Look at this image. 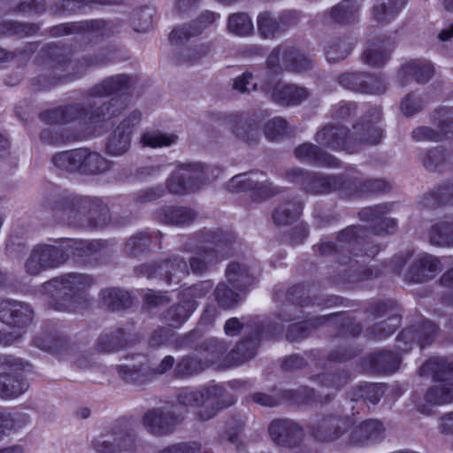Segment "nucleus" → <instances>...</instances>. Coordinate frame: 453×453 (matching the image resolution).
Wrapping results in <instances>:
<instances>
[{"mask_svg": "<svg viewBox=\"0 0 453 453\" xmlns=\"http://www.w3.org/2000/svg\"><path fill=\"white\" fill-rule=\"evenodd\" d=\"M99 160L101 158L96 154L87 153L83 150L61 152L56 155L53 159L56 166L68 171H74Z\"/></svg>", "mask_w": 453, "mask_h": 453, "instance_id": "nucleus-1", "label": "nucleus"}, {"mask_svg": "<svg viewBox=\"0 0 453 453\" xmlns=\"http://www.w3.org/2000/svg\"><path fill=\"white\" fill-rule=\"evenodd\" d=\"M217 18L218 17L215 13L208 12L203 14V16L196 21V28H192V31L190 27H178L170 34V40L173 42L177 43L184 39L188 38L191 35H195L198 34L202 28H204L208 25L212 24L217 19Z\"/></svg>", "mask_w": 453, "mask_h": 453, "instance_id": "nucleus-2", "label": "nucleus"}, {"mask_svg": "<svg viewBox=\"0 0 453 453\" xmlns=\"http://www.w3.org/2000/svg\"><path fill=\"white\" fill-rule=\"evenodd\" d=\"M176 140L177 136L173 134L148 132L141 137V143L150 148H162L173 144Z\"/></svg>", "mask_w": 453, "mask_h": 453, "instance_id": "nucleus-3", "label": "nucleus"}, {"mask_svg": "<svg viewBox=\"0 0 453 453\" xmlns=\"http://www.w3.org/2000/svg\"><path fill=\"white\" fill-rule=\"evenodd\" d=\"M186 177H190L188 174V171L184 169L177 170L168 180L167 186L169 190L175 194L195 190L197 188L196 185L191 182H183V179Z\"/></svg>", "mask_w": 453, "mask_h": 453, "instance_id": "nucleus-4", "label": "nucleus"}, {"mask_svg": "<svg viewBox=\"0 0 453 453\" xmlns=\"http://www.w3.org/2000/svg\"><path fill=\"white\" fill-rule=\"evenodd\" d=\"M228 28L236 35H249L253 29V23L246 14H234L229 18Z\"/></svg>", "mask_w": 453, "mask_h": 453, "instance_id": "nucleus-5", "label": "nucleus"}, {"mask_svg": "<svg viewBox=\"0 0 453 453\" xmlns=\"http://www.w3.org/2000/svg\"><path fill=\"white\" fill-rule=\"evenodd\" d=\"M306 96L303 89L294 86H283L279 92L275 91L273 96L276 100L286 102L287 104H294L301 100Z\"/></svg>", "mask_w": 453, "mask_h": 453, "instance_id": "nucleus-6", "label": "nucleus"}, {"mask_svg": "<svg viewBox=\"0 0 453 453\" xmlns=\"http://www.w3.org/2000/svg\"><path fill=\"white\" fill-rule=\"evenodd\" d=\"M431 241L437 245H449L453 242V226L434 228L430 233Z\"/></svg>", "mask_w": 453, "mask_h": 453, "instance_id": "nucleus-7", "label": "nucleus"}, {"mask_svg": "<svg viewBox=\"0 0 453 453\" xmlns=\"http://www.w3.org/2000/svg\"><path fill=\"white\" fill-rule=\"evenodd\" d=\"M130 144V134H119L111 140L108 150L112 155H121L127 150Z\"/></svg>", "mask_w": 453, "mask_h": 453, "instance_id": "nucleus-8", "label": "nucleus"}, {"mask_svg": "<svg viewBox=\"0 0 453 453\" xmlns=\"http://www.w3.org/2000/svg\"><path fill=\"white\" fill-rule=\"evenodd\" d=\"M258 28L265 37L274 35L276 24L268 13H262L257 19Z\"/></svg>", "mask_w": 453, "mask_h": 453, "instance_id": "nucleus-9", "label": "nucleus"}, {"mask_svg": "<svg viewBox=\"0 0 453 453\" xmlns=\"http://www.w3.org/2000/svg\"><path fill=\"white\" fill-rule=\"evenodd\" d=\"M8 386L12 388L10 390L7 388L0 392L1 396L4 398H15L27 389V386L26 384H21L20 382L12 379L8 380Z\"/></svg>", "mask_w": 453, "mask_h": 453, "instance_id": "nucleus-10", "label": "nucleus"}, {"mask_svg": "<svg viewBox=\"0 0 453 453\" xmlns=\"http://www.w3.org/2000/svg\"><path fill=\"white\" fill-rule=\"evenodd\" d=\"M234 88L240 92H248L255 89L256 83L254 82L253 76L250 73H243L235 79Z\"/></svg>", "mask_w": 453, "mask_h": 453, "instance_id": "nucleus-11", "label": "nucleus"}, {"mask_svg": "<svg viewBox=\"0 0 453 453\" xmlns=\"http://www.w3.org/2000/svg\"><path fill=\"white\" fill-rule=\"evenodd\" d=\"M284 123L280 119H275L269 122L265 127V133L271 139H275L276 136L284 130Z\"/></svg>", "mask_w": 453, "mask_h": 453, "instance_id": "nucleus-12", "label": "nucleus"}, {"mask_svg": "<svg viewBox=\"0 0 453 453\" xmlns=\"http://www.w3.org/2000/svg\"><path fill=\"white\" fill-rule=\"evenodd\" d=\"M241 327L242 324L237 319H231L226 323L225 332L228 335H234Z\"/></svg>", "mask_w": 453, "mask_h": 453, "instance_id": "nucleus-13", "label": "nucleus"}, {"mask_svg": "<svg viewBox=\"0 0 453 453\" xmlns=\"http://www.w3.org/2000/svg\"><path fill=\"white\" fill-rule=\"evenodd\" d=\"M245 179L246 178L244 175H237V176L234 177L230 180L229 188L233 191L241 189L242 188L241 184L244 182Z\"/></svg>", "mask_w": 453, "mask_h": 453, "instance_id": "nucleus-14", "label": "nucleus"}, {"mask_svg": "<svg viewBox=\"0 0 453 453\" xmlns=\"http://www.w3.org/2000/svg\"><path fill=\"white\" fill-rule=\"evenodd\" d=\"M439 36L442 41H446L453 37V25H451L449 28L441 31Z\"/></svg>", "mask_w": 453, "mask_h": 453, "instance_id": "nucleus-15", "label": "nucleus"}, {"mask_svg": "<svg viewBox=\"0 0 453 453\" xmlns=\"http://www.w3.org/2000/svg\"><path fill=\"white\" fill-rule=\"evenodd\" d=\"M0 453H23V450L20 447L15 446L0 450Z\"/></svg>", "mask_w": 453, "mask_h": 453, "instance_id": "nucleus-16", "label": "nucleus"}, {"mask_svg": "<svg viewBox=\"0 0 453 453\" xmlns=\"http://www.w3.org/2000/svg\"><path fill=\"white\" fill-rule=\"evenodd\" d=\"M162 365L165 366V369L169 368L173 366V359L171 357H167L163 360Z\"/></svg>", "mask_w": 453, "mask_h": 453, "instance_id": "nucleus-17", "label": "nucleus"}, {"mask_svg": "<svg viewBox=\"0 0 453 453\" xmlns=\"http://www.w3.org/2000/svg\"><path fill=\"white\" fill-rule=\"evenodd\" d=\"M179 3L181 4V5H185V4L187 3L188 4H194L196 3V0H178Z\"/></svg>", "mask_w": 453, "mask_h": 453, "instance_id": "nucleus-18", "label": "nucleus"}, {"mask_svg": "<svg viewBox=\"0 0 453 453\" xmlns=\"http://www.w3.org/2000/svg\"><path fill=\"white\" fill-rule=\"evenodd\" d=\"M7 146V142L0 135V150L5 149Z\"/></svg>", "mask_w": 453, "mask_h": 453, "instance_id": "nucleus-19", "label": "nucleus"}, {"mask_svg": "<svg viewBox=\"0 0 453 453\" xmlns=\"http://www.w3.org/2000/svg\"><path fill=\"white\" fill-rule=\"evenodd\" d=\"M255 400H256L257 402H258V403H260L264 404V405L268 404V402H267V401H265H265H264V400H262V399L260 398V395H256Z\"/></svg>", "mask_w": 453, "mask_h": 453, "instance_id": "nucleus-20", "label": "nucleus"}, {"mask_svg": "<svg viewBox=\"0 0 453 453\" xmlns=\"http://www.w3.org/2000/svg\"><path fill=\"white\" fill-rule=\"evenodd\" d=\"M449 401H450V399L447 397V398H441V399L438 400L437 403L440 404H442V403H447Z\"/></svg>", "mask_w": 453, "mask_h": 453, "instance_id": "nucleus-21", "label": "nucleus"}, {"mask_svg": "<svg viewBox=\"0 0 453 453\" xmlns=\"http://www.w3.org/2000/svg\"><path fill=\"white\" fill-rule=\"evenodd\" d=\"M280 424L279 423H275V424H272L271 426H270V433L273 436V429L275 426H279Z\"/></svg>", "mask_w": 453, "mask_h": 453, "instance_id": "nucleus-22", "label": "nucleus"}, {"mask_svg": "<svg viewBox=\"0 0 453 453\" xmlns=\"http://www.w3.org/2000/svg\"><path fill=\"white\" fill-rule=\"evenodd\" d=\"M308 149H309V146L304 145V146H302L301 148L297 149L296 152H297L298 155H300L301 151L303 150H308Z\"/></svg>", "mask_w": 453, "mask_h": 453, "instance_id": "nucleus-23", "label": "nucleus"}, {"mask_svg": "<svg viewBox=\"0 0 453 453\" xmlns=\"http://www.w3.org/2000/svg\"><path fill=\"white\" fill-rule=\"evenodd\" d=\"M446 5L448 8H453V0H446Z\"/></svg>", "mask_w": 453, "mask_h": 453, "instance_id": "nucleus-24", "label": "nucleus"}, {"mask_svg": "<svg viewBox=\"0 0 453 453\" xmlns=\"http://www.w3.org/2000/svg\"><path fill=\"white\" fill-rule=\"evenodd\" d=\"M179 450H180V449H176V448L170 449V451L171 452L173 451V453H178Z\"/></svg>", "mask_w": 453, "mask_h": 453, "instance_id": "nucleus-25", "label": "nucleus"}]
</instances>
